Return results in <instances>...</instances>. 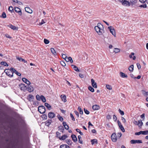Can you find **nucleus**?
<instances>
[{"label": "nucleus", "mask_w": 148, "mask_h": 148, "mask_svg": "<svg viewBox=\"0 0 148 148\" xmlns=\"http://www.w3.org/2000/svg\"><path fill=\"white\" fill-rule=\"evenodd\" d=\"M95 29L99 35H101L104 32L103 27L100 23H98L97 26L95 27Z\"/></svg>", "instance_id": "nucleus-1"}, {"label": "nucleus", "mask_w": 148, "mask_h": 148, "mask_svg": "<svg viewBox=\"0 0 148 148\" xmlns=\"http://www.w3.org/2000/svg\"><path fill=\"white\" fill-rule=\"evenodd\" d=\"M117 2H119L121 3L124 6H130V3L127 1L126 0H115Z\"/></svg>", "instance_id": "nucleus-2"}, {"label": "nucleus", "mask_w": 148, "mask_h": 148, "mask_svg": "<svg viewBox=\"0 0 148 148\" xmlns=\"http://www.w3.org/2000/svg\"><path fill=\"white\" fill-rule=\"evenodd\" d=\"M38 111L41 114H43L45 112V108L43 106H38Z\"/></svg>", "instance_id": "nucleus-3"}, {"label": "nucleus", "mask_w": 148, "mask_h": 148, "mask_svg": "<svg viewBox=\"0 0 148 148\" xmlns=\"http://www.w3.org/2000/svg\"><path fill=\"white\" fill-rule=\"evenodd\" d=\"M60 133L58 132H56V137L59 138L60 140H65V134L63 135L61 137L60 136Z\"/></svg>", "instance_id": "nucleus-4"}, {"label": "nucleus", "mask_w": 148, "mask_h": 148, "mask_svg": "<svg viewBox=\"0 0 148 148\" xmlns=\"http://www.w3.org/2000/svg\"><path fill=\"white\" fill-rule=\"evenodd\" d=\"M18 87L21 90L25 92L27 89V87L23 84H21L18 85Z\"/></svg>", "instance_id": "nucleus-5"}, {"label": "nucleus", "mask_w": 148, "mask_h": 148, "mask_svg": "<svg viewBox=\"0 0 148 148\" xmlns=\"http://www.w3.org/2000/svg\"><path fill=\"white\" fill-rule=\"evenodd\" d=\"M4 72L5 73L6 75L8 76L9 77H12L13 76V74H12L11 73V72L10 71L9 69H5Z\"/></svg>", "instance_id": "nucleus-6"}, {"label": "nucleus", "mask_w": 148, "mask_h": 148, "mask_svg": "<svg viewBox=\"0 0 148 148\" xmlns=\"http://www.w3.org/2000/svg\"><path fill=\"white\" fill-rule=\"evenodd\" d=\"M108 29H109L110 32L115 37H116V34L114 28L112 26L108 27Z\"/></svg>", "instance_id": "nucleus-7"}, {"label": "nucleus", "mask_w": 148, "mask_h": 148, "mask_svg": "<svg viewBox=\"0 0 148 148\" xmlns=\"http://www.w3.org/2000/svg\"><path fill=\"white\" fill-rule=\"evenodd\" d=\"M111 138L113 142H116L117 141V136L115 133H114L112 134L111 136Z\"/></svg>", "instance_id": "nucleus-8"}, {"label": "nucleus", "mask_w": 148, "mask_h": 148, "mask_svg": "<svg viewBox=\"0 0 148 148\" xmlns=\"http://www.w3.org/2000/svg\"><path fill=\"white\" fill-rule=\"evenodd\" d=\"M14 9L15 12L18 13L19 15L21 16L22 15V13L21 12V10L20 8L17 7H15Z\"/></svg>", "instance_id": "nucleus-9"}, {"label": "nucleus", "mask_w": 148, "mask_h": 148, "mask_svg": "<svg viewBox=\"0 0 148 148\" xmlns=\"http://www.w3.org/2000/svg\"><path fill=\"white\" fill-rule=\"evenodd\" d=\"M27 90L30 92H32L34 90V88L33 86L32 85H28L27 87Z\"/></svg>", "instance_id": "nucleus-10"}, {"label": "nucleus", "mask_w": 148, "mask_h": 148, "mask_svg": "<svg viewBox=\"0 0 148 148\" xmlns=\"http://www.w3.org/2000/svg\"><path fill=\"white\" fill-rule=\"evenodd\" d=\"M130 143L132 144L136 143H142V141L140 140H132L130 141Z\"/></svg>", "instance_id": "nucleus-11"}, {"label": "nucleus", "mask_w": 148, "mask_h": 148, "mask_svg": "<svg viewBox=\"0 0 148 148\" xmlns=\"http://www.w3.org/2000/svg\"><path fill=\"white\" fill-rule=\"evenodd\" d=\"M65 61L66 62H70L71 63H72L73 62L72 58L70 57L65 56Z\"/></svg>", "instance_id": "nucleus-12"}, {"label": "nucleus", "mask_w": 148, "mask_h": 148, "mask_svg": "<svg viewBox=\"0 0 148 148\" xmlns=\"http://www.w3.org/2000/svg\"><path fill=\"white\" fill-rule=\"evenodd\" d=\"M117 122H118V125H119L120 129H121V131L123 132H125V129L124 128L123 125H121V122L119 121H117Z\"/></svg>", "instance_id": "nucleus-13"}, {"label": "nucleus", "mask_w": 148, "mask_h": 148, "mask_svg": "<svg viewBox=\"0 0 148 148\" xmlns=\"http://www.w3.org/2000/svg\"><path fill=\"white\" fill-rule=\"evenodd\" d=\"M91 84L92 86L94 88H97V83L96 82H95L94 80L92 79H91Z\"/></svg>", "instance_id": "nucleus-14"}, {"label": "nucleus", "mask_w": 148, "mask_h": 148, "mask_svg": "<svg viewBox=\"0 0 148 148\" xmlns=\"http://www.w3.org/2000/svg\"><path fill=\"white\" fill-rule=\"evenodd\" d=\"M48 117L51 119L54 118L55 116V114L53 112H50L48 114Z\"/></svg>", "instance_id": "nucleus-15"}, {"label": "nucleus", "mask_w": 148, "mask_h": 148, "mask_svg": "<svg viewBox=\"0 0 148 148\" xmlns=\"http://www.w3.org/2000/svg\"><path fill=\"white\" fill-rule=\"evenodd\" d=\"M22 81L28 85H30V82L26 78H23L22 79Z\"/></svg>", "instance_id": "nucleus-16"}, {"label": "nucleus", "mask_w": 148, "mask_h": 148, "mask_svg": "<svg viewBox=\"0 0 148 148\" xmlns=\"http://www.w3.org/2000/svg\"><path fill=\"white\" fill-rule=\"evenodd\" d=\"M92 108L95 110H98L100 109V107L99 106L97 105H95L92 106Z\"/></svg>", "instance_id": "nucleus-17"}, {"label": "nucleus", "mask_w": 148, "mask_h": 148, "mask_svg": "<svg viewBox=\"0 0 148 148\" xmlns=\"http://www.w3.org/2000/svg\"><path fill=\"white\" fill-rule=\"evenodd\" d=\"M52 122L51 119H49L45 122V125L47 126H49V125Z\"/></svg>", "instance_id": "nucleus-18"}, {"label": "nucleus", "mask_w": 148, "mask_h": 148, "mask_svg": "<svg viewBox=\"0 0 148 148\" xmlns=\"http://www.w3.org/2000/svg\"><path fill=\"white\" fill-rule=\"evenodd\" d=\"M8 26L10 28H11L12 29H13V30H17L18 29V27L11 24L9 25Z\"/></svg>", "instance_id": "nucleus-19"}, {"label": "nucleus", "mask_w": 148, "mask_h": 148, "mask_svg": "<svg viewBox=\"0 0 148 148\" xmlns=\"http://www.w3.org/2000/svg\"><path fill=\"white\" fill-rule=\"evenodd\" d=\"M25 10L26 12L31 14L32 12V10L29 7H26L25 8Z\"/></svg>", "instance_id": "nucleus-20"}, {"label": "nucleus", "mask_w": 148, "mask_h": 148, "mask_svg": "<svg viewBox=\"0 0 148 148\" xmlns=\"http://www.w3.org/2000/svg\"><path fill=\"white\" fill-rule=\"evenodd\" d=\"M72 67L73 68V69L75 70V71L77 72H79V69L78 67L74 65H71Z\"/></svg>", "instance_id": "nucleus-21"}, {"label": "nucleus", "mask_w": 148, "mask_h": 148, "mask_svg": "<svg viewBox=\"0 0 148 148\" xmlns=\"http://www.w3.org/2000/svg\"><path fill=\"white\" fill-rule=\"evenodd\" d=\"M59 130L62 133L64 132V127L61 125L59 126L58 127Z\"/></svg>", "instance_id": "nucleus-22"}, {"label": "nucleus", "mask_w": 148, "mask_h": 148, "mask_svg": "<svg viewBox=\"0 0 148 148\" xmlns=\"http://www.w3.org/2000/svg\"><path fill=\"white\" fill-rule=\"evenodd\" d=\"M120 75L121 77L122 78H125V77H127V75L125 74L124 73L122 72H120Z\"/></svg>", "instance_id": "nucleus-23"}, {"label": "nucleus", "mask_w": 148, "mask_h": 148, "mask_svg": "<svg viewBox=\"0 0 148 148\" xmlns=\"http://www.w3.org/2000/svg\"><path fill=\"white\" fill-rule=\"evenodd\" d=\"M71 137L73 140L74 142H76L77 141V138L75 135H71Z\"/></svg>", "instance_id": "nucleus-24"}, {"label": "nucleus", "mask_w": 148, "mask_h": 148, "mask_svg": "<svg viewBox=\"0 0 148 148\" xmlns=\"http://www.w3.org/2000/svg\"><path fill=\"white\" fill-rule=\"evenodd\" d=\"M45 106L49 110L51 109V106L48 103H45Z\"/></svg>", "instance_id": "nucleus-25"}, {"label": "nucleus", "mask_w": 148, "mask_h": 148, "mask_svg": "<svg viewBox=\"0 0 148 148\" xmlns=\"http://www.w3.org/2000/svg\"><path fill=\"white\" fill-rule=\"evenodd\" d=\"M143 125V123L141 120H139L138 121V124L137 125L139 127L141 128L142 125Z\"/></svg>", "instance_id": "nucleus-26"}, {"label": "nucleus", "mask_w": 148, "mask_h": 148, "mask_svg": "<svg viewBox=\"0 0 148 148\" xmlns=\"http://www.w3.org/2000/svg\"><path fill=\"white\" fill-rule=\"evenodd\" d=\"M34 99V96L32 95L29 94V95L28 99L29 101H32L33 99Z\"/></svg>", "instance_id": "nucleus-27"}, {"label": "nucleus", "mask_w": 148, "mask_h": 148, "mask_svg": "<svg viewBox=\"0 0 148 148\" xmlns=\"http://www.w3.org/2000/svg\"><path fill=\"white\" fill-rule=\"evenodd\" d=\"M16 59L20 61H21L22 62H23L24 63L27 62V61L25 60L24 59L22 58L21 57L19 58L16 57Z\"/></svg>", "instance_id": "nucleus-28"}, {"label": "nucleus", "mask_w": 148, "mask_h": 148, "mask_svg": "<svg viewBox=\"0 0 148 148\" xmlns=\"http://www.w3.org/2000/svg\"><path fill=\"white\" fill-rule=\"evenodd\" d=\"M92 144L93 145L95 144H97V140L96 139H95L91 140Z\"/></svg>", "instance_id": "nucleus-29"}, {"label": "nucleus", "mask_w": 148, "mask_h": 148, "mask_svg": "<svg viewBox=\"0 0 148 148\" xmlns=\"http://www.w3.org/2000/svg\"><path fill=\"white\" fill-rule=\"evenodd\" d=\"M1 65H3L5 66H8V64L5 61H2L0 63Z\"/></svg>", "instance_id": "nucleus-30"}, {"label": "nucleus", "mask_w": 148, "mask_h": 148, "mask_svg": "<svg viewBox=\"0 0 148 148\" xmlns=\"http://www.w3.org/2000/svg\"><path fill=\"white\" fill-rule=\"evenodd\" d=\"M134 53H132L130 55H129V57L130 58H132V56H134ZM136 59V57L135 56H134L133 57V60H135Z\"/></svg>", "instance_id": "nucleus-31"}, {"label": "nucleus", "mask_w": 148, "mask_h": 148, "mask_svg": "<svg viewBox=\"0 0 148 148\" xmlns=\"http://www.w3.org/2000/svg\"><path fill=\"white\" fill-rule=\"evenodd\" d=\"M51 53L54 55V56H56V53L55 51V50H54V49L53 48H51Z\"/></svg>", "instance_id": "nucleus-32"}, {"label": "nucleus", "mask_w": 148, "mask_h": 148, "mask_svg": "<svg viewBox=\"0 0 148 148\" xmlns=\"http://www.w3.org/2000/svg\"><path fill=\"white\" fill-rule=\"evenodd\" d=\"M134 70V65H132L130 66L129 68V70L131 72H132Z\"/></svg>", "instance_id": "nucleus-33"}, {"label": "nucleus", "mask_w": 148, "mask_h": 148, "mask_svg": "<svg viewBox=\"0 0 148 148\" xmlns=\"http://www.w3.org/2000/svg\"><path fill=\"white\" fill-rule=\"evenodd\" d=\"M120 50L118 48H114L113 52L115 53H117L120 52Z\"/></svg>", "instance_id": "nucleus-34"}, {"label": "nucleus", "mask_w": 148, "mask_h": 148, "mask_svg": "<svg viewBox=\"0 0 148 148\" xmlns=\"http://www.w3.org/2000/svg\"><path fill=\"white\" fill-rule=\"evenodd\" d=\"M8 10L9 11H10L11 13L14 12V8L13 7L11 6L9 7Z\"/></svg>", "instance_id": "nucleus-35"}, {"label": "nucleus", "mask_w": 148, "mask_h": 148, "mask_svg": "<svg viewBox=\"0 0 148 148\" xmlns=\"http://www.w3.org/2000/svg\"><path fill=\"white\" fill-rule=\"evenodd\" d=\"M57 117L60 121H63V118L60 115L58 114L57 115Z\"/></svg>", "instance_id": "nucleus-36"}, {"label": "nucleus", "mask_w": 148, "mask_h": 148, "mask_svg": "<svg viewBox=\"0 0 148 148\" xmlns=\"http://www.w3.org/2000/svg\"><path fill=\"white\" fill-rule=\"evenodd\" d=\"M41 100L43 102H45L46 101V100L45 97L43 95L41 96L40 100Z\"/></svg>", "instance_id": "nucleus-37"}, {"label": "nucleus", "mask_w": 148, "mask_h": 148, "mask_svg": "<svg viewBox=\"0 0 148 148\" xmlns=\"http://www.w3.org/2000/svg\"><path fill=\"white\" fill-rule=\"evenodd\" d=\"M1 17L3 18H5L6 17V15L5 13V12H3L2 13V14L1 16Z\"/></svg>", "instance_id": "nucleus-38"}, {"label": "nucleus", "mask_w": 148, "mask_h": 148, "mask_svg": "<svg viewBox=\"0 0 148 148\" xmlns=\"http://www.w3.org/2000/svg\"><path fill=\"white\" fill-rule=\"evenodd\" d=\"M78 138L79 140V143L81 144H82V140H81V138L82 137L81 136L79 135L78 136Z\"/></svg>", "instance_id": "nucleus-39"}, {"label": "nucleus", "mask_w": 148, "mask_h": 148, "mask_svg": "<svg viewBox=\"0 0 148 148\" xmlns=\"http://www.w3.org/2000/svg\"><path fill=\"white\" fill-rule=\"evenodd\" d=\"M78 110L79 111V113L81 115H82L83 114V111L80 107H78Z\"/></svg>", "instance_id": "nucleus-40"}, {"label": "nucleus", "mask_w": 148, "mask_h": 148, "mask_svg": "<svg viewBox=\"0 0 148 148\" xmlns=\"http://www.w3.org/2000/svg\"><path fill=\"white\" fill-rule=\"evenodd\" d=\"M88 89L92 92H93L94 91V88L91 86H88Z\"/></svg>", "instance_id": "nucleus-41"}, {"label": "nucleus", "mask_w": 148, "mask_h": 148, "mask_svg": "<svg viewBox=\"0 0 148 148\" xmlns=\"http://www.w3.org/2000/svg\"><path fill=\"white\" fill-rule=\"evenodd\" d=\"M137 1L136 0H131L130 2L132 5L134 4L137 2Z\"/></svg>", "instance_id": "nucleus-42"}, {"label": "nucleus", "mask_w": 148, "mask_h": 148, "mask_svg": "<svg viewBox=\"0 0 148 148\" xmlns=\"http://www.w3.org/2000/svg\"><path fill=\"white\" fill-rule=\"evenodd\" d=\"M142 134L143 135H148V130H145L144 131H142Z\"/></svg>", "instance_id": "nucleus-43"}, {"label": "nucleus", "mask_w": 148, "mask_h": 148, "mask_svg": "<svg viewBox=\"0 0 148 148\" xmlns=\"http://www.w3.org/2000/svg\"><path fill=\"white\" fill-rule=\"evenodd\" d=\"M44 42L46 44H48L49 43V40L45 38L44 40Z\"/></svg>", "instance_id": "nucleus-44"}, {"label": "nucleus", "mask_w": 148, "mask_h": 148, "mask_svg": "<svg viewBox=\"0 0 148 148\" xmlns=\"http://www.w3.org/2000/svg\"><path fill=\"white\" fill-rule=\"evenodd\" d=\"M42 117L43 119L46 120L47 119V115L45 114H43L42 115Z\"/></svg>", "instance_id": "nucleus-45"}, {"label": "nucleus", "mask_w": 148, "mask_h": 148, "mask_svg": "<svg viewBox=\"0 0 148 148\" xmlns=\"http://www.w3.org/2000/svg\"><path fill=\"white\" fill-rule=\"evenodd\" d=\"M14 70H15V69L13 68H11L9 69L10 71L11 72V73L12 74H13V73H14Z\"/></svg>", "instance_id": "nucleus-46"}, {"label": "nucleus", "mask_w": 148, "mask_h": 148, "mask_svg": "<svg viewBox=\"0 0 148 148\" xmlns=\"http://www.w3.org/2000/svg\"><path fill=\"white\" fill-rule=\"evenodd\" d=\"M61 98L62 99V100L65 102V95H62L60 96Z\"/></svg>", "instance_id": "nucleus-47"}, {"label": "nucleus", "mask_w": 148, "mask_h": 148, "mask_svg": "<svg viewBox=\"0 0 148 148\" xmlns=\"http://www.w3.org/2000/svg\"><path fill=\"white\" fill-rule=\"evenodd\" d=\"M106 87L107 88L109 89V90H110L112 89V87L110 85L107 84L106 85Z\"/></svg>", "instance_id": "nucleus-48"}, {"label": "nucleus", "mask_w": 148, "mask_h": 148, "mask_svg": "<svg viewBox=\"0 0 148 148\" xmlns=\"http://www.w3.org/2000/svg\"><path fill=\"white\" fill-rule=\"evenodd\" d=\"M119 111L121 115H123L124 114V112L123 111L121 110L120 109H119Z\"/></svg>", "instance_id": "nucleus-49"}, {"label": "nucleus", "mask_w": 148, "mask_h": 148, "mask_svg": "<svg viewBox=\"0 0 148 148\" xmlns=\"http://www.w3.org/2000/svg\"><path fill=\"white\" fill-rule=\"evenodd\" d=\"M70 116L72 120H73V121H75V118H74V116H73V115L72 113H71L70 114Z\"/></svg>", "instance_id": "nucleus-50"}, {"label": "nucleus", "mask_w": 148, "mask_h": 148, "mask_svg": "<svg viewBox=\"0 0 148 148\" xmlns=\"http://www.w3.org/2000/svg\"><path fill=\"white\" fill-rule=\"evenodd\" d=\"M144 95L146 97V100L148 101V93H144Z\"/></svg>", "instance_id": "nucleus-51"}, {"label": "nucleus", "mask_w": 148, "mask_h": 148, "mask_svg": "<svg viewBox=\"0 0 148 148\" xmlns=\"http://www.w3.org/2000/svg\"><path fill=\"white\" fill-rule=\"evenodd\" d=\"M84 112L85 113V114H89L90 112L87 109H86L85 108H84Z\"/></svg>", "instance_id": "nucleus-52"}, {"label": "nucleus", "mask_w": 148, "mask_h": 148, "mask_svg": "<svg viewBox=\"0 0 148 148\" xmlns=\"http://www.w3.org/2000/svg\"><path fill=\"white\" fill-rule=\"evenodd\" d=\"M36 99L39 101L40 100L41 96H40L39 95H37L36 96Z\"/></svg>", "instance_id": "nucleus-53"}, {"label": "nucleus", "mask_w": 148, "mask_h": 148, "mask_svg": "<svg viewBox=\"0 0 148 148\" xmlns=\"http://www.w3.org/2000/svg\"><path fill=\"white\" fill-rule=\"evenodd\" d=\"M136 135H139L140 134H142V131H140L139 132H136L135 133Z\"/></svg>", "instance_id": "nucleus-54"}, {"label": "nucleus", "mask_w": 148, "mask_h": 148, "mask_svg": "<svg viewBox=\"0 0 148 148\" xmlns=\"http://www.w3.org/2000/svg\"><path fill=\"white\" fill-rule=\"evenodd\" d=\"M140 7H143L144 8H147V6L146 4H144L143 5H140Z\"/></svg>", "instance_id": "nucleus-55"}, {"label": "nucleus", "mask_w": 148, "mask_h": 148, "mask_svg": "<svg viewBox=\"0 0 148 148\" xmlns=\"http://www.w3.org/2000/svg\"><path fill=\"white\" fill-rule=\"evenodd\" d=\"M61 64L63 66H65V62L63 61H62L60 62Z\"/></svg>", "instance_id": "nucleus-56"}, {"label": "nucleus", "mask_w": 148, "mask_h": 148, "mask_svg": "<svg viewBox=\"0 0 148 148\" xmlns=\"http://www.w3.org/2000/svg\"><path fill=\"white\" fill-rule=\"evenodd\" d=\"M133 122L134 124L136 125H137L138 124V122L136 121L135 119L133 120Z\"/></svg>", "instance_id": "nucleus-57"}, {"label": "nucleus", "mask_w": 148, "mask_h": 148, "mask_svg": "<svg viewBox=\"0 0 148 148\" xmlns=\"http://www.w3.org/2000/svg\"><path fill=\"white\" fill-rule=\"evenodd\" d=\"M136 65L138 69H140L141 68V66L140 64L139 63H137Z\"/></svg>", "instance_id": "nucleus-58"}, {"label": "nucleus", "mask_w": 148, "mask_h": 148, "mask_svg": "<svg viewBox=\"0 0 148 148\" xmlns=\"http://www.w3.org/2000/svg\"><path fill=\"white\" fill-rule=\"evenodd\" d=\"M121 119L123 123H125L126 122V120L122 116L121 117Z\"/></svg>", "instance_id": "nucleus-59"}, {"label": "nucleus", "mask_w": 148, "mask_h": 148, "mask_svg": "<svg viewBox=\"0 0 148 148\" xmlns=\"http://www.w3.org/2000/svg\"><path fill=\"white\" fill-rule=\"evenodd\" d=\"M75 114L77 116V118L79 117V114L78 112L76 111H75L74 112Z\"/></svg>", "instance_id": "nucleus-60"}, {"label": "nucleus", "mask_w": 148, "mask_h": 148, "mask_svg": "<svg viewBox=\"0 0 148 148\" xmlns=\"http://www.w3.org/2000/svg\"><path fill=\"white\" fill-rule=\"evenodd\" d=\"M67 143L69 145H70L72 143L71 140H68L67 142Z\"/></svg>", "instance_id": "nucleus-61"}, {"label": "nucleus", "mask_w": 148, "mask_h": 148, "mask_svg": "<svg viewBox=\"0 0 148 148\" xmlns=\"http://www.w3.org/2000/svg\"><path fill=\"white\" fill-rule=\"evenodd\" d=\"M140 117L143 119V120H144L145 119V114L143 113L142 114L141 116H140Z\"/></svg>", "instance_id": "nucleus-62"}, {"label": "nucleus", "mask_w": 148, "mask_h": 148, "mask_svg": "<svg viewBox=\"0 0 148 148\" xmlns=\"http://www.w3.org/2000/svg\"><path fill=\"white\" fill-rule=\"evenodd\" d=\"M45 23L44 20L43 19H42V20L41 22L39 24L40 25H42Z\"/></svg>", "instance_id": "nucleus-63"}, {"label": "nucleus", "mask_w": 148, "mask_h": 148, "mask_svg": "<svg viewBox=\"0 0 148 148\" xmlns=\"http://www.w3.org/2000/svg\"><path fill=\"white\" fill-rule=\"evenodd\" d=\"M113 119L115 121H116L117 120L116 117L115 115H114L113 116Z\"/></svg>", "instance_id": "nucleus-64"}]
</instances>
